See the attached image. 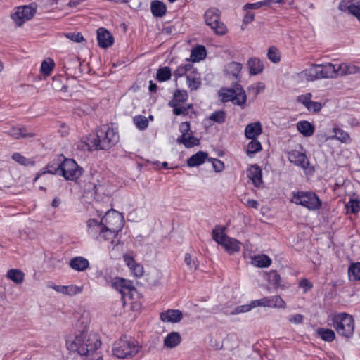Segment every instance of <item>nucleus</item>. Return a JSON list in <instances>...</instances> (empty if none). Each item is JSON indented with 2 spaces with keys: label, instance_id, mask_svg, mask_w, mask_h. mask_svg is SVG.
<instances>
[{
  "label": "nucleus",
  "instance_id": "3c124183",
  "mask_svg": "<svg viewBox=\"0 0 360 360\" xmlns=\"http://www.w3.org/2000/svg\"><path fill=\"white\" fill-rule=\"evenodd\" d=\"M12 159L19 164L25 166H27L29 165H33L34 163V161L22 156L18 153H14L12 155Z\"/></svg>",
  "mask_w": 360,
  "mask_h": 360
},
{
  "label": "nucleus",
  "instance_id": "39448f33",
  "mask_svg": "<svg viewBox=\"0 0 360 360\" xmlns=\"http://www.w3.org/2000/svg\"><path fill=\"white\" fill-rule=\"evenodd\" d=\"M332 321L337 333L345 338H349L354 334V320L352 315L345 312L335 314Z\"/></svg>",
  "mask_w": 360,
  "mask_h": 360
},
{
  "label": "nucleus",
  "instance_id": "774afa93",
  "mask_svg": "<svg viewBox=\"0 0 360 360\" xmlns=\"http://www.w3.org/2000/svg\"><path fill=\"white\" fill-rule=\"evenodd\" d=\"M289 321L297 324L302 323L304 321V316L300 314H296L290 316Z\"/></svg>",
  "mask_w": 360,
  "mask_h": 360
},
{
  "label": "nucleus",
  "instance_id": "a19ab883",
  "mask_svg": "<svg viewBox=\"0 0 360 360\" xmlns=\"http://www.w3.org/2000/svg\"><path fill=\"white\" fill-rule=\"evenodd\" d=\"M54 66L55 63L53 60L51 58H46L42 61L41 64L40 72L44 76L50 75Z\"/></svg>",
  "mask_w": 360,
  "mask_h": 360
},
{
  "label": "nucleus",
  "instance_id": "4c0bfd02",
  "mask_svg": "<svg viewBox=\"0 0 360 360\" xmlns=\"http://www.w3.org/2000/svg\"><path fill=\"white\" fill-rule=\"evenodd\" d=\"M7 277L16 284H21L24 281L25 274L20 269H11L7 271Z\"/></svg>",
  "mask_w": 360,
  "mask_h": 360
},
{
  "label": "nucleus",
  "instance_id": "473e14b6",
  "mask_svg": "<svg viewBox=\"0 0 360 360\" xmlns=\"http://www.w3.org/2000/svg\"><path fill=\"white\" fill-rule=\"evenodd\" d=\"M150 10L155 17H162L166 13L167 7L163 2L155 0L151 2Z\"/></svg>",
  "mask_w": 360,
  "mask_h": 360
},
{
  "label": "nucleus",
  "instance_id": "5701e85b",
  "mask_svg": "<svg viewBox=\"0 0 360 360\" xmlns=\"http://www.w3.org/2000/svg\"><path fill=\"white\" fill-rule=\"evenodd\" d=\"M207 158V153L204 151H198L191 155L186 161L189 167H198L203 164Z\"/></svg>",
  "mask_w": 360,
  "mask_h": 360
},
{
  "label": "nucleus",
  "instance_id": "a18cd8bd",
  "mask_svg": "<svg viewBox=\"0 0 360 360\" xmlns=\"http://www.w3.org/2000/svg\"><path fill=\"white\" fill-rule=\"evenodd\" d=\"M267 276L269 283L272 284L275 289L281 287V278L276 271H271Z\"/></svg>",
  "mask_w": 360,
  "mask_h": 360
},
{
  "label": "nucleus",
  "instance_id": "7ed1b4c3",
  "mask_svg": "<svg viewBox=\"0 0 360 360\" xmlns=\"http://www.w3.org/2000/svg\"><path fill=\"white\" fill-rule=\"evenodd\" d=\"M141 349V346L134 338L122 335L115 342L112 352L117 358L124 359L134 357Z\"/></svg>",
  "mask_w": 360,
  "mask_h": 360
},
{
  "label": "nucleus",
  "instance_id": "9d476101",
  "mask_svg": "<svg viewBox=\"0 0 360 360\" xmlns=\"http://www.w3.org/2000/svg\"><path fill=\"white\" fill-rule=\"evenodd\" d=\"M36 13V8L32 6L18 7L11 15L12 19L18 26H21L25 21L30 20Z\"/></svg>",
  "mask_w": 360,
  "mask_h": 360
},
{
  "label": "nucleus",
  "instance_id": "58836bf2",
  "mask_svg": "<svg viewBox=\"0 0 360 360\" xmlns=\"http://www.w3.org/2000/svg\"><path fill=\"white\" fill-rule=\"evenodd\" d=\"M252 264L260 268L269 267L271 264V259L266 255H259L252 259Z\"/></svg>",
  "mask_w": 360,
  "mask_h": 360
},
{
  "label": "nucleus",
  "instance_id": "6e6552de",
  "mask_svg": "<svg viewBox=\"0 0 360 360\" xmlns=\"http://www.w3.org/2000/svg\"><path fill=\"white\" fill-rule=\"evenodd\" d=\"M221 14L220 10L217 8H209L204 14L206 25L218 35H224L227 32L226 25L221 21Z\"/></svg>",
  "mask_w": 360,
  "mask_h": 360
},
{
  "label": "nucleus",
  "instance_id": "4468645a",
  "mask_svg": "<svg viewBox=\"0 0 360 360\" xmlns=\"http://www.w3.org/2000/svg\"><path fill=\"white\" fill-rule=\"evenodd\" d=\"M288 160L291 163L303 169H307L309 166V160L306 154L296 150L289 152Z\"/></svg>",
  "mask_w": 360,
  "mask_h": 360
},
{
  "label": "nucleus",
  "instance_id": "bb28decb",
  "mask_svg": "<svg viewBox=\"0 0 360 360\" xmlns=\"http://www.w3.org/2000/svg\"><path fill=\"white\" fill-rule=\"evenodd\" d=\"M297 131L305 137L311 136L315 131L313 124L307 120L300 121L297 124Z\"/></svg>",
  "mask_w": 360,
  "mask_h": 360
},
{
  "label": "nucleus",
  "instance_id": "c03bdc74",
  "mask_svg": "<svg viewBox=\"0 0 360 360\" xmlns=\"http://www.w3.org/2000/svg\"><path fill=\"white\" fill-rule=\"evenodd\" d=\"M267 57L274 63H278L281 60V52L276 46H269Z\"/></svg>",
  "mask_w": 360,
  "mask_h": 360
},
{
  "label": "nucleus",
  "instance_id": "9b49d317",
  "mask_svg": "<svg viewBox=\"0 0 360 360\" xmlns=\"http://www.w3.org/2000/svg\"><path fill=\"white\" fill-rule=\"evenodd\" d=\"M64 68H65L67 75H73V78L79 77L82 73L81 61L79 58L73 54L68 56L64 58Z\"/></svg>",
  "mask_w": 360,
  "mask_h": 360
},
{
  "label": "nucleus",
  "instance_id": "c756f323",
  "mask_svg": "<svg viewBox=\"0 0 360 360\" xmlns=\"http://www.w3.org/2000/svg\"><path fill=\"white\" fill-rule=\"evenodd\" d=\"M179 143L183 144L186 148H191L200 144V140L191 132L188 136L181 135L177 139Z\"/></svg>",
  "mask_w": 360,
  "mask_h": 360
},
{
  "label": "nucleus",
  "instance_id": "1a4fd4ad",
  "mask_svg": "<svg viewBox=\"0 0 360 360\" xmlns=\"http://www.w3.org/2000/svg\"><path fill=\"white\" fill-rule=\"evenodd\" d=\"M110 217V211L106 212L105 215L103 217L101 221H98L96 219H90L87 221V226L89 230L93 231V229H96V232H99L100 235H102V237L107 240L109 238V235H112L115 231H118L122 229V226H120L118 230L115 231V229L112 230L108 228L105 224L109 223L108 219Z\"/></svg>",
  "mask_w": 360,
  "mask_h": 360
},
{
  "label": "nucleus",
  "instance_id": "052dcab7",
  "mask_svg": "<svg viewBox=\"0 0 360 360\" xmlns=\"http://www.w3.org/2000/svg\"><path fill=\"white\" fill-rule=\"evenodd\" d=\"M130 270L136 277H141L143 275V267L137 262L130 268Z\"/></svg>",
  "mask_w": 360,
  "mask_h": 360
},
{
  "label": "nucleus",
  "instance_id": "a211bd4d",
  "mask_svg": "<svg viewBox=\"0 0 360 360\" xmlns=\"http://www.w3.org/2000/svg\"><path fill=\"white\" fill-rule=\"evenodd\" d=\"M319 66L321 79L333 78L338 74V67L337 65L327 63L325 64H319Z\"/></svg>",
  "mask_w": 360,
  "mask_h": 360
},
{
  "label": "nucleus",
  "instance_id": "dca6fc26",
  "mask_svg": "<svg viewBox=\"0 0 360 360\" xmlns=\"http://www.w3.org/2000/svg\"><path fill=\"white\" fill-rule=\"evenodd\" d=\"M247 175L255 187H260L264 184L262 171L257 165H251L247 170Z\"/></svg>",
  "mask_w": 360,
  "mask_h": 360
},
{
  "label": "nucleus",
  "instance_id": "f257e3e1",
  "mask_svg": "<svg viewBox=\"0 0 360 360\" xmlns=\"http://www.w3.org/2000/svg\"><path fill=\"white\" fill-rule=\"evenodd\" d=\"M119 134L116 129L103 125L96 130L95 134L87 138L86 145L91 150H107L119 141Z\"/></svg>",
  "mask_w": 360,
  "mask_h": 360
},
{
  "label": "nucleus",
  "instance_id": "e2e57ef3",
  "mask_svg": "<svg viewBox=\"0 0 360 360\" xmlns=\"http://www.w3.org/2000/svg\"><path fill=\"white\" fill-rule=\"evenodd\" d=\"M267 5V2L265 1H258L256 3L252 4H246L243 6L244 10H248V9H258L264 6Z\"/></svg>",
  "mask_w": 360,
  "mask_h": 360
},
{
  "label": "nucleus",
  "instance_id": "b1692460",
  "mask_svg": "<svg viewBox=\"0 0 360 360\" xmlns=\"http://www.w3.org/2000/svg\"><path fill=\"white\" fill-rule=\"evenodd\" d=\"M69 264L72 269L77 271H84L89 266L88 259L81 256L72 258Z\"/></svg>",
  "mask_w": 360,
  "mask_h": 360
},
{
  "label": "nucleus",
  "instance_id": "4be33fe9",
  "mask_svg": "<svg viewBox=\"0 0 360 360\" xmlns=\"http://www.w3.org/2000/svg\"><path fill=\"white\" fill-rule=\"evenodd\" d=\"M319 64H312L304 70L301 74L307 81L314 82L321 79Z\"/></svg>",
  "mask_w": 360,
  "mask_h": 360
},
{
  "label": "nucleus",
  "instance_id": "412c9836",
  "mask_svg": "<svg viewBox=\"0 0 360 360\" xmlns=\"http://www.w3.org/2000/svg\"><path fill=\"white\" fill-rule=\"evenodd\" d=\"M247 65L249 68L250 75H257L260 74L264 70L263 62L257 57L250 58L248 60Z\"/></svg>",
  "mask_w": 360,
  "mask_h": 360
},
{
  "label": "nucleus",
  "instance_id": "4d7b16f0",
  "mask_svg": "<svg viewBox=\"0 0 360 360\" xmlns=\"http://www.w3.org/2000/svg\"><path fill=\"white\" fill-rule=\"evenodd\" d=\"M252 309L250 304H243L236 307L233 311L230 312V314L235 315L241 313L250 311Z\"/></svg>",
  "mask_w": 360,
  "mask_h": 360
},
{
  "label": "nucleus",
  "instance_id": "69168bd1",
  "mask_svg": "<svg viewBox=\"0 0 360 360\" xmlns=\"http://www.w3.org/2000/svg\"><path fill=\"white\" fill-rule=\"evenodd\" d=\"M179 130L181 135H186L191 130V125L189 122H183L179 124Z\"/></svg>",
  "mask_w": 360,
  "mask_h": 360
},
{
  "label": "nucleus",
  "instance_id": "5fc2aeb1",
  "mask_svg": "<svg viewBox=\"0 0 360 360\" xmlns=\"http://www.w3.org/2000/svg\"><path fill=\"white\" fill-rule=\"evenodd\" d=\"M312 94L307 93L297 96V101L302 103L305 108H309V104L311 101Z\"/></svg>",
  "mask_w": 360,
  "mask_h": 360
},
{
  "label": "nucleus",
  "instance_id": "de8ad7c7",
  "mask_svg": "<svg viewBox=\"0 0 360 360\" xmlns=\"http://www.w3.org/2000/svg\"><path fill=\"white\" fill-rule=\"evenodd\" d=\"M136 127L140 130L146 129L148 126V120L143 115H136L133 119Z\"/></svg>",
  "mask_w": 360,
  "mask_h": 360
},
{
  "label": "nucleus",
  "instance_id": "2f4dec72",
  "mask_svg": "<svg viewBox=\"0 0 360 360\" xmlns=\"http://www.w3.org/2000/svg\"><path fill=\"white\" fill-rule=\"evenodd\" d=\"M8 134L15 139L33 137L34 134L33 132H28L26 127H12L8 131Z\"/></svg>",
  "mask_w": 360,
  "mask_h": 360
},
{
  "label": "nucleus",
  "instance_id": "a878e982",
  "mask_svg": "<svg viewBox=\"0 0 360 360\" xmlns=\"http://www.w3.org/2000/svg\"><path fill=\"white\" fill-rule=\"evenodd\" d=\"M229 254L233 255L240 250V242L233 238L227 236L221 245Z\"/></svg>",
  "mask_w": 360,
  "mask_h": 360
},
{
  "label": "nucleus",
  "instance_id": "423d86ee",
  "mask_svg": "<svg viewBox=\"0 0 360 360\" xmlns=\"http://www.w3.org/2000/svg\"><path fill=\"white\" fill-rule=\"evenodd\" d=\"M61 158L63 160L60 176L65 180L72 181L80 185L78 179L83 174L84 168L80 167L73 159L66 158L63 155H61Z\"/></svg>",
  "mask_w": 360,
  "mask_h": 360
},
{
  "label": "nucleus",
  "instance_id": "338daca9",
  "mask_svg": "<svg viewBox=\"0 0 360 360\" xmlns=\"http://www.w3.org/2000/svg\"><path fill=\"white\" fill-rule=\"evenodd\" d=\"M212 167L216 172H220L224 169V163L219 159H213Z\"/></svg>",
  "mask_w": 360,
  "mask_h": 360
},
{
  "label": "nucleus",
  "instance_id": "6e6d98bb",
  "mask_svg": "<svg viewBox=\"0 0 360 360\" xmlns=\"http://www.w3.org/2000/svg\"><path fill=\"white\" fill-rule=\"evenodd\" d=\"M65 37L70 39L72 42L80 43L84 41L82 34L79 32H70L65 34Z\"/></svg>",
  "mask_w": 360,
  "mask_h": 360
},
{
  "label": "nucleus",
  "instance_id": "2eb2a0df",
  "mask_svg": "<svg viewBox=\"0 0 360 360\" xmlns=\"http://www.w3.org/2000/svg\"><path fill=\"white\" fill-rule=\"evenodd\" d=\"M62 160L61 155L57 159L49 162L46 167L44 169L42 173H38L34 179V182L37 181L42 174H59L60 176L61 167H62Z\"/></svg>",
  "mask_w": 360,
  "mask_h": 360
},
{
  "label": "nucleus",
  "instance_id": "680f3d73",
  "mask_svg": "<svg viewBox=\"0 0 360 360\" xmlns=\"http://www.w3.org/2000/svg\"><path fill=\"white\" fill-rule=\"evenodd\" d=\"M335 136L337 139L342 142H347L349 139V134L340 129H338L335 131Z\"/></svg>",
  "mask_w": 360,
  "mask_h": 360
},
{
  "label": "nucleus",
  "instance_id": "f3484780",
  "mask_svg": "<svg viewBox=\"0 0 360 360\" xmlns=\"http://www.w3.org/2000/svg\"><path fill=\"white\" fill-rule=\"evenodd\" d=\"M160 318L164 322L178 323L182 319L183 314L179 309H168L161 312Z\"/></svg>",
  "mask_w": 360,
  "mask_h": 360
},
{
  "label": "nucleus",
  "instance_id": "49530a36",
  "mask_svg": "<svg viewBox=\"0 0 360 360\" xmlns=\"http://www.w3.org/2000/svg\"><path fill=\"white\" fill-rule=\"evenodd\" d=\"M346 11L355 16L360 22V0L356 4H345Z\"/></svg>",
  "mask_w": 360,
  "mask_h": 360
},
{
  "label": "nucleus",
  "instance_id": "13d9d810",
  "mask_svg": "<svg viewBox=\"0 0 360 360\" xmlns=\"http://www.w3.org/2000/svg\"><path fill=\"white\" fill-rule=\"evenodd\" d=\"M184 262L191 269L193 268L194 270H196L198 267V262L192 259V257L189 253H186L185 255Z\"/></svg>",
  "mask_w": 360,
  "mask_h": 360
},
{
  "label": "nucleus",
  "instance_id": "0eeeda50",
  "mask_svg": "<svg viewBox=\"0 0 360 360\" xmlns=\"http://www.w3.org/2000/svg\"><path fill=\"white\" fill-rule=\"evenodd\" d=\"M225 90V89H224ZM221 101L223 103L231 101L233 104L242 106L247 101V96L243 86L238 82H233L232 87L226 89V91L219 92Z\"/></svg>",
  "mask_w": 360,
  "mask_h": 360
},
{
  "label": "nucleus",
  "instance_id": "f8f14e48",
  "mask_svg": "<svg viewBox=\"0 0 360 360\" xmlns=\"http://www.w3.org/2000/svg\"><path fill=\"white\" fill-rule=\"evenodd\" d=\"M112 286L124 296L129 295L133 296V291H136V288L133 285L132 281L123 278L116 277L112 281Z\"/></svg>",
  "mask_w": 360,
  "mask_h": 360
},
{
  "label": "nucleus",
  "instance_id": "bf43d9fd",
  "mask_svg": "<svg viewBox=\"0 0 360 360\" xmlns=\"http://www.w3.org/2000/svg\"><path fill=\"white\" fill-rule=\"evenodd\" d=\"M65 288H67L66 292H65V295L73 296L77 294L80 293L82 291V287L70 285H65Z\"/></svg>",
  "mask_w": 360,
  "mask_h": 360
},
{
  "label": "nucleus",
  "instance_id": "f704fd0d",
  "mask_svg": "<svg viewBox=\"0 0 360 360\" xmlns=\"http://www.w3.org/2000/svg\"><path fill=\"white\" fill-rule=\"evenodd\" d=\"M64 81L67 82L68 79L61 75L54 77L51 84L53 89L56 91L67 92L68 86L66 83L64 84Z\"/></svg>",
  "mask_w": 360,
  "mask_h": 360
},
{
  "label": "nucleus",
  "instance_id": "e433bc0d",
  "mask_svg": "<svg viewBox=\"0 0 360 360\" xmlns=\"http://www.w3.org/2000/svg\"><path fill=\"white\" fill-rule=\"evenodd\" d=\"M316 334L321 340L328 342H333L335 338V332L330 328H319Z\"/></svg>",
  "mask_w": 360,
  "mask_h": 360
},
{
  "label": "nucleus",
  "instance_id": "ddd939ff",
  "mask_svg": "<svg viewBox=\"0 0 360 360\" xmlns=\"http://www.w3.org/2000/svg\"><path fill=\"white\" fill-rule=\"evenodd\" d=\"M242 68L241 63L231 61L224 66V74L226 77L233 79L236 81L235 82L239 83L241 79Z\"/></svg>",
  "mask_w": 360,
  "mask_h": 360
},
{
  "label": "nucleus",
  "instance_id": "6ab92c4d",
  "mask_svg": "<svg viewBox=\"0 0 360 360\" xmlns=\"http://www.w3.org/2000/svg\"><path fill=\"white\" fill-rule=\"evenodd\" d=\"M262 133V126L259 121L248 124L245 129V136L248 139H257Z\"/></svg>",
  "mask_w": 360,
  "mask_h": 360
},
{
  "label": "nucleus",
  "instance_id": "8fccbe9b",
  "mask_svg": "<svg viewBox=\"0 0 360 360\" xmlns=\"http://www.w3.org/2000/svg\"><path fill=\"white\" fill-rule=\"evenodd\" d=\"M168 105L173 108V113L175 115H186L188 114V111H187V108H185V106H179V103H174V101H169Z\"/></svg>",
  "mask_w": 360,
  "mask_h": 360
},
{
  "label": "nucleus",
  "instance_id": "f03ea898",
  "mask_svg": "<svg viewBox=\"0 0 360 360\" xmlns=\"http://www.w3.org/2000/svg\"><path fill=\"white\" fill-rule=\"evenodd\" d=\"M84 331L75 335L71 343L67 342L68 349L72 352H77L81 356H87L89 353L95 352L101 345V341L97 338H86Z\"/></svg>",
  "mask_w": 360,
  "mask_h": 360
},
{
  "label": "nucleus",
  "instance_id": "c9c22d12",
  "mask_svg": "<svg viewBox=\"0 0 360 360\" xmlns=\"http://www.w3.org/2000/svg\"><path fill=\"white\" fill-rule=\"evenodd\" d=\"M347 273L348 278L350 281H360V262L350 264Z\"/></svg>",
  "mask_w": 360,
  "mask_h": 360
},
{
  "label": "nucleus",
  "instance_id": "72a5a7b5",
  "mask_svg": "<svg viewBox=\"0 0 360 360\" xmlns=\"http://www.w3.org/2000/svg\"><path fill=\"white\" fill-rule=\"evenodd\" d=\"M207 55L205 46H193L191 53V60L193 63L200 62Z\"/></svg>",
  "mask_w": 360,
  "mask_h": 360
},
{
  "label": "nucleus",
  "instance_id": "37998d69",
  "mask_svg": "<svg viewBox=\"0 0 360 360\" xmlns=\"http://www.w3.org/2000/svg\"><path fill=\"white\" fill-rule=\"evenodd\" d=\"M188 97L186 90L176 89L173 94V98L169 101H174V103H184Z\"/></svg>",
  "mask_w": 360,
  "mask_h": 360
},
{
  "label": "nucleus",
  "instance_id": "aec40b11",
  "mask_svg": "<svg viewBox=\"0 0 360 360\" xmlns=\"http://www.w3.org/2000/svg\"><path fill=\"white\" fill-rule=\"evenodd\" d=\"M97 39L98 45H112L114 43L112 34L104 27L97 30Z\"/></svg>",
  "mask_w": 360,
  "mask_h": 360
},
{
  "label": "nucleus",
  "instance_id": "ea45409f",
  "mask_svg": "<svg viewBox=\"0 0 360 360\" xmlns=\"http://www.w3.org/2000/svg\"><path fill=\"white\" fill-rule=\"evenodd\" d=\"M262 150V143L257 140V139H251L249 142L246 150V153L249 157H252L255 153Z\"/></svg>",
  "mask_w": 360,
  "mask_h": 360
},
{
  "label": "nucleus",
  "instance_id": "864d4df0",
  "mask_svg": "<svg viewBox=\"0 0 360 360\" xmlns=\"http://www.w3.org/2000/svg\"><path fill=\"white\" fill-rule=\"evenodd\" d=\"M224 230V228H222L221 229V233H219L217 229L212 230V238L219 245H221L224 239L227 238V236L225 233H223Z\"/></svg>",
  "mask_w": 360,
  "mask_h": 360
},
{
  "label": "nucleus",
  "instance_id": "7c9ffc66",
  "mask_svg": "<svg viewBox=\"0 0 360 360\" xmlns=\"http://www.w3.org/2000/svg\"><path fill=\"white\" fill-rule=\"evenodd\" d=\"M266 305L267 307L285 309L286 304L279 295L265 297Z\"/></svg>",
  "mask_w": 360,
  "mask_h": 360
},
{
  "label": "nucleus",
  "instance_id": "c85d7f7f",
  "mask_svg": "<svg viewBox=\"0 0 360 360\" xmlns=\"http://www.w3.org/2000/svg\"><path fill=\"white\" fill-rule=\"evenodd\" d=\"M338 74L341 76L356 74L360 72V67L356 66L352 63H342L338 65Z\"/></svg>",
  "mask_w": 360,
  "mask_h": 360
},
{
  "label": "nucleus",
  "instance_id": "20e7f679",
  "mask_svg": "<svg viewBox=\"0 0 360 360\" xmlns=\"http://www.w3.org/2000/svg\"><path fill=\"white\" fill-rule=\"evenodd\" d=\"M290 202L301 205L309 210H317L321 207L319 197L313 191H293Z\"/></svg>",
  "mask_w": 360,
  "mask_h": 360
},
{
  "label": "nucleus",
  "instance_id": "393cba45",
  "mask_svg": "<svg viewBox=\"0 0 360 360\" xmlns=\"http://www.w3.org/2000/svg\"><path fill=\"white\" fill-rule=\"evenodd\" d=\"M186 81L191 91L197 90L200 87L202 84L201 77L196 68L190 75H186Z\"/></svg>",
  "mask_w": 360,
  "mask_h": 360
},
{
  "label": "nucleus",
  "instance_id": "cd10ccee",
  "mask_svg": "<svg viewBox=\"0 0 360 360\" xmlns=\"http://www.w3.org/2000/svg\"><path fill=\"white\" fill-rule=\"evenodd\" d=\"M181 342V337L178 332L169 333L164 339V345L167 348H174Z\"/></svg>",
  "mask_w": 360,
  "mask_h": 360
},
{
  "label": "nucleus",
  "instance_id": "79ce46f5",
  "mask_svg": "<svg viewBox=\"0 0 360 360\" xmlns=\"http://www.w3.org/2000/svg\"><path fill=\"white\" fill-rule=\"evenodd\" d=\"M171 76V69L167 66L160 68L156 72V79L160 82L169 80Z\"/></svg>",
  "mask_w": 360,
  "mask_h": 360
},
{
  "label": "nucleus",
  "instance_id": "603ef678",
  "mask_svg": "<svg viewBox=\"0 0 360 360\" xmlns=\"http://www.w3.org/2000/svg\"><path fill=\"white\" fill-rule=\"evenodd\" d=\"M345 206L352 214L360 212V202L357 200L350 199Z\"/></svg>",
  "mask_w": 360,
  "mask_h": 360
},
{
  "label": "nucleus",
  "instance_id": "09e8293b",
  "mask_svg": "<svg viewBox=\"0 0 360 360\" xmlns=\"http://www.w3.org/2000/svg\"><path fill=\"white\" fill-rule=\"evenodd\" d=\"M210 120L214 122L222 124L226 120V112L224 110L215 111L210 115Z\"/></svg>",
  "mask_w": 360,
  "mask_h": 360
},
{
  "label": "nucleus",
  "instance_id": "0e129e2a",
  "mask_svg": "<svg viewBox=\"0 0 360 360\" xmlns=\"http://www.w3.org/2000/svg\"><path fill=\"white\" fill-rule=\"evenodd\" d=\"M322 108V105L319 102L311 101L309 104V108H307L309 112H319Z\"/></svg>",
  "mask_w": 360,
  "mask_h": 360
}]
</instances>
